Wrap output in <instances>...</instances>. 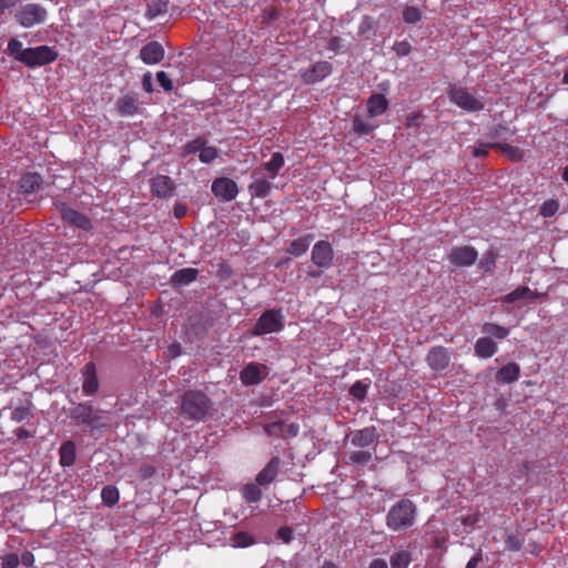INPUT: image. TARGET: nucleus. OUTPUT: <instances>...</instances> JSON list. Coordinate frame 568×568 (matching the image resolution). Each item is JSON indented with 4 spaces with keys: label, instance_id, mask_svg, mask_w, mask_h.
<instances>
[{
    "label": "nucleus",
    "instance_id": "nucleus-11",
    "mask_svg": "<svg viewBox=\"0 0 568 568\" xmlns=\"http://www.w3.org/2000/svg\"><path fill=\"white\" fill-rule=\"evenodd\" d=\"M267 367L260 363H248L240 373V379L245 386L260 384L266 376Z\"/></svg>",
    "mask_w": 568,
    "mask_h": 568
},
{
    "label": "nucleus",
    "instance_id": "nucleus-12",
    "mask_svg": "<svg viewBox=\"0 0 568 568\" xmlns=\"http://www.w3.org/2000/svg\"><path fill=\"white\" fill-rule=\"evenodd\" d=\"M213 194L222 201H232L239 193L237 184L229 178H217L212 183Z\"/></svg>",
    "mask_w": 568,
    "mask_h": 568
},
{
    "label": "nucleus",
    "instance_id": "nucleus-41",
    "mask_svg": "<svg viewBox=\"0 0 568 568\" xmlns=\"http://www.w3.org/2000/svg\"><path fill=\"white\" fill-rule=\"evenodd\" d=\"M525 539L520 534H508L505 538L506 549L510 551H519Z\"/></svg>",
    "mask_w": 568,
    "mask_h": 568
},
{
    "label": "nucleus",
    "instance_id": "nucleus-57",
    "mask_svg": "<svg viewBox=\"0 0 568 568\" xmlns=\"http://www.w3.org/2000/svg\"><path fill=\"white\" fill-rule=\"evenodd\" d=\"M142 88L146 93H152L154 91L151 72H146L143 74Z\"/></svg>",
    "mask_w": 568,
    "mask_h": 568
},
{
    "label": "nucleus",
    "instance_id": "nucleus-36",
    "mask_svg": "<svg viewBox=\"0 0 568 568\" xmlns=\"http://www.w3.org/2000/svg\"><path fill=\"white\" fill-rule=\"evenodd\" d=\"M32 416V403L27 402L24 405H20L12 409L11 420L14 423H21L29 419Z\"/></svg>",
    "mask_w": 568,
    "mask_h": 568
},
{
    "label": "nucleus",
    "instance_id": "nucleus-21",
    "mask_svg": "<svg viewBox=\"0 0 568 568\" xmlns=\"http://www.w3.org/2000/svg\"><path fill=\"white\" fill-rule=\"evenodd\" d=\"M115 110L121 116H131L139 110V100L133 94H124L118 99Z\"/></svg>",
    "mask_w": 568,
    "mask_h": 568
},
{
    "label": "nucleus",
    "instance_id": "nucleus-4",
    "mask_svg": "<svg viewBox=\"0 0 568 568\" xmlns=\"http://www.w3.org/2000/svg\"><path fill=\"white\" fill-rule=\"evenodd\" d=\"M285 326V316L281 308H271L262 313L251 329L252 336L280 333Z\"/></svg>",
    "mask_w": 568,
    "mask_h": 568
},
{
    "label": "nucleus",
    "instance_id": "nucleus-49",
    "mask_svg": "<svg viewBox=\"0 0 568 568\" xmlns=\"http://www.w3.org/2000/svg\"><path fill=\"white\" fill-rule=\"evenodd\" d=\"M353 130L359 135H367L372 132V126L359 116H355L353 120Z\"/></svg>",
    "mask_w": 568,
    "mask_h": 568
},
{
    "label": "nucleus",
    "instance_id": "nucleus-56",
    "mask_svg": "<svg viewBox=\"0 0 568 568\" xmlns=\"http://www.w3.org/2000/svg\"><path fill=\"white\" fill-rule=\"evenodd\" d=\"M277 537L283 540V542L288 544L293 540V529L288 526H283L277 530Z\"/></svg>",
    "mask_w": 568,
    "mask_h": 568
},
{
    "label": "nucleus",
    "instance_id": "nucleus-8",
    "mask_svg": "<svg viewBox=\"0 0 568 568\" xmlns=\"http://www.w3.org/2000/svg\"><path fill=\"white\" fill-rule=\"evenodd\" d=\"M477 258L478 252L469 245L453 247L448 254L449 262L456 267L471 266Z\"/></svg>",
    "mask_w": 568,
    "mask_h": 568
},
{
    "label": "nucleus",
    "instance_id": "nucleus-48",
    "mask_svg": "<svg viewBox=\"0 0 568 568\" xmlns=\"http://www.w3.org/2000/svg\"><path fill=\"white\" fill-rule=\"evenodd\" d=\"M20 557L16 552L6 554L1 557V568H18Z\"/></svg>",
    "mask_w": 568,
    "mask_h": 568
},
{
    "label": "nucleus",
    "instance_id": "nucleus-61",
    "mask_svg": "<svg viewBox=\"0 0 568 568\" xmlns=\"http://www.w3.org/2000/svg\"><path fill=\"white\" fill-rule=\"evenodd\" d=\"M341 39L338 37H332L328 40L327 48L331 51L337 52L341 49Z\"/></svg>",
    "mask_w": 568,
    "mask_h": 568
},
{
    "label": "nucleus",
    "instance_id": "nucleus-43",
    "mask_svg": "<svg viewBox=\"0 0 568 568\" xmlns=\"http://www.w3.org/2000/svg\"><path fill=\"white\" fill-rule=\"evenodd\" d=\"M558 210H559L558 201L550 199V200H546L541 204V206L539 209V214L544 217H551L557 213Z\"/></svg>",
    "mask_w": 568,
    "mask_h": 568
},
{
    "label": "nucleus",
    "instance_id": "nucleus-31",
    "mask_svg": "<svg viewBox=\"0 0 568 568\" xmlns=\"http://www.w3.org/2000/svg\"><path fill=\"white\" fill-rule=\"evenodd\" d=\"M285 160L281 152H274L268 162L264 163L263 168L268 173L270 180H274L280 170L284 166Z\"/></svg>",
    "mask_w": 568,
    "mask_h": 568
},
{
    "label": "nucleus",
    "instance_id": "nucleus-24",
    "mask_svg": "<svg viewBox=\"0 0 568 568\" xmlns=\"http://www.w3.org/2000/svg\"><path fill=\"white\" fill-rule=\"evenodd\" d=\"M199 276V270L192 267L180 268L171 277L174 286H184L194 282Z\"/></svg>",
    "mask_w": 568,
    "mask_h": 568
},
{
    "label": "nucleus",
    "instance_id": "nucleus-33",
    "mask_svg": "<svg viewBox=\"0 0 568 568\" xmlns=\"http://www.w3.org/2000/svg\"><path fill=\"white\" fill-rule=\"evenodd\" d=\"M231 546L235 548H246L255 544L253 535L246 531H236L230 539Z\"/></svg>",
    "mask_w": 568,
    "mask_h": 568
},
{
    "label": "nucleus",
    "instance_id": "nucleus-16",
    "mask_svg": "<svg viewBox=\"0 0 568 568\" xmlns=\"http://www.w3.org/2000/svg\"><path fill=\"white\" fill-rule=\"evenodd\" d=\"M60 213L62 220L70 225H73L83 231H89L92 227L90 219L85 214L74 209L63 205L60 210Z\"/></svg>",
    "mask_w": 568,
    "mask_h": 568
},
{
    "label": "nucleus",
    "instance_id": "nucleus-18",
    "mask_svg": "<svg viewBox=\"0 0 568 568\" xmlns=\"http://www.w3.org/2000/svg\"><path fill=\"white\" fill-rule=\"evenodd\" d=\"M151 192L154 196L165 199L172 195L175 186L173 181L168 175H156L151 180Z\"/></svg>",
    "mask_w": 568,
    "mask_h": 568
},
{
    "label": "nucleus",
    "instance_id": "nucleus-32",
    "mask_svg": "<svg viewBox=\"0 0 568 568\" xmlns=\"http://www.w3.org/2000/svg\"><path fill=\"white\" fill-rule=\"evenodd\" d=\"M490 145H491L493 149L500 150L513 162L520 161L524 158V152L519 148L513 146L510 144L500 143V142H493Z\"/></svg>",
    "mask_w": 568,
    "mask_h": 568
},
{
    "label": "nucleus",
    "instance_id": "nucleus-6",
    "mask_svg": "<svg viewBox=\"0 0 568 568\" xmlns=\"http://www.w3.org/2000/svg\"><path fill=\"white\" fill-rule=\"evenodd\" d=\"M70 418L75 425H85L91 428L102 425L99 412L94 409L90 402L74 404L70 409Z\"/></svg>",
    "mask_w": 568,
    "mask_h": 568
},
{
    "label": "nucleus",
    "instance_id": "nucleus-47",
    "mask_svg": "<svg viewBox=\"0 0 568 568\" xmlns=\"http://www.w3.org/2000/svg\"><path fill=\"white\" fill-rule=\"evenodd\" d=\"M217 158V150L214 146H203L199 159L202 163H212Z\"/></svg>",
    "mask_w": 568,
    "mask_h": 568
},
{
    "label": "nucleus",
    "instance_id": "nucleus-20",
    "mask_svg": "<svg viewBox=\"0 0 568 568\" xmlns=\"http://www.w3.org/2000/svg\"><path fill=\"white\" fill-rule=\"evenodd\" d=\"M377 439V432L374 426L365 427L353 433L352 444L359 448H366L373 445Z\"/></svg>",
    "mask_w": 568,
    "mask_h": 568
},
{
    "label": "nucleus",
    "instance_id": "nucleus-64",
    "mask_svg": "<svg viewBox=\"0 0 568 568\" xmlns=\"http://www.w3.org/2000/svg\"><path fill=\"white\" fill-rule=\"evenodd\" d=\"M14 434H16L17 438L20 440L32 437V433L24 428H17L14 430Z\"/></svg>",
    "mask_w": 568,
    "mask_h": 568
},
{
    "label": "nucleus",
    "instance_id": "nucleus-23",
    "mask_svg": "<svg viewBox=\"0 0 568 568\" xmlns=\"http://www.w3.org/2000/svg\"><path fill=\"white\" fill-rule=\"evenodd\" d=\"M388 100L382 93H373L367 100V111L372 118L382 115L388 108Z\"/></svg>",
    "mask_w": 568,
    "mask_h": 568
},
{
    "label": "nucleus",
    "instance_id": "nucleus-17",
    "mask_svg": "<svg viewBox=\"0 0 568 568\" xmlns=\"http://www.w3.org/2000/svg\"><path fill=\"white\" fill-rule=\"evenodd\" d=\"M281 458L278 456L272 457L268 463L255 476V480L263 487L271 485L280 473Z\"/></svg>",
    "mask_w": 568,
    "mask_h": 568
},
{
    "label": "nucleus",
    "instance_id": "nucleus-46",
    "mask_svg": "<svg viewBox=\"0 0 568 568\" xmlns=\"http://www.w3.org/2000/svg\"><path fill=\"white\" fill-rule=\"evenodd\" d=\"M373 455L367 450L352 452L348 455L349 463L352 464H366L372 459Z\"/></svg>",
    "mask_w": 568,
    "mask_h": 568
},
{
    "label": "nucleus",
    "instance_id": "nucleus-44",
    "mask_svg": "<svg viewBox=\"0 0 568 568\" xmlns=\"http://www.w3.org/2000/svg\"><path fill=\"white\" fill-rule=\"evenodd\" d=\"M376 27V21L374 18L369 16H364L359 22L357 33L359 36L366 37L368 33L373 32Z\"/></svg>",
    "mask_w": 568,
    "mask_h": 568
},
{
    "label": "nucleus",
    "instance_id": "nucleus-34",
    "mask_svg": "<svg viewBox=\"0 0 568 568\" xmlns=\"http://www.w3.org/2000/svg\"><path fill=\"white\" fill-rule=\"evenodd\" d=\"M481 332L498 339H504L509 335V329L507 327L490 322L483 325Z\"/></svg>",
    "mask_w": 568,
    "mask_h": 568
},
{
    "label": "nucleus",
    "instance_id": "nucleus-29",
    "mask_svg": "<svg viewBox=\"0 0 568 568\" xmlns=\"http://www.w3.org/2000/svg\"><path fill=\"white\" fill-rule=\"evenodd\" d=\"M541 293L531 291L528 286H519L504 296L505 303H515L521 298L536 300Z\"/></svg>",
    "mask_w": 568,
    "mask_h": 568
},
{
    "label": "nucleus",
    "instance_id": "nucleus-3",
    "mask_svg": "<svg viewBox=\"0 0 568 568\" xmlns=\"http://www.w3.org/2000/svg\"><path fill=\"white\" fill-rule=\"evenodd\" d=\"M209 396L199 389H189L181 397V414L190 420H203L211 408Z\"/></svg>",
    "mask_w": 568,
    "mask_h": 568
},
{
    "label": "nucleus",
    "instance_id": "nucleus-22",
    "mask_svg": "<svg viewBox=\"0 0 568 568\" xmlns=\"http://www.w3.org/2000/svg\"><path fill=\"white\" fill-rule=\"evenodd\" d=\"M520 376V366L517 363H508L496 373V381L503 384H511Z\"/></svg>",
    "mask_w": 568,
    "mask_h": 568
},
{
    "label": "nucleus",
    "instance_id": "nucleus-37",
    "mask_svg": "<svg viewBox=\"0 0 568 568\" xmlns=\"http://www.w3.org/2000/svg\"><path fill=\"white\" fill-rule=\"evenodd\" d=\"M410 561L412 556L406 550L394 552L389 559L390 568H407Z\"/></svg>",
    "mask_w": 568,
    "mask_h": 568
},
{
    "label": "nucleus",
    "instance_id": "nucleus-1",
    "mask_svg": "<svg viewBox=\"0 0 568 568\" xmlns=\"http://www.w3.org/2000/svg\"><path fill=\"white\" fill-rule=\"evenodd\" d=\"M7 51L16 61L28 68L43 67L54 62L58 58V52L49 45L23 49L22 42L16 38L8 42Z\"/></svg>",
    "mask_w": 568,
    "mask_h": 568
},
{
    "label": "nucleus",
    "instance_id": "nucleus-45",
    "mask_svg": "<svg viewBox=\"0 0 568 568\" xmlns=\"http://www.w3.org/2000/svg\"><path fill=\"white\" fill-rule=\"evenodd\" d=\"M496 260H497V255L495 254V252L493 250H489L488 252H486L483 255V257L479 262V266L485 272H490L495 267Z\"/></svg>",
    "mask_w": 568,
    "mask_h": 568
},
{
    "label": "nucleus",
    "instance_id": "nucleus-27",
    "mask_svg": "<svg viewBox=\"0 0 568 568\" xmlns=\"http://www.w3.org/2000/svg\"><path fill=\"white\" fill-rule=\"evenodd\" d=\"M60 455V465L62 467H71L75 463L77 458V448L75 444L72 440H67L62 443L59 449Z\"/></svg>",
    "mask_w": 568,
    "mask_h": 568
},
{
    "label": "nucleus",
    "instance_id": "nucleus-30",
    "mask_svg": "<svg viewBox=\"0 0 568 568\" xmlns=\"http://www.w3.org/2000/svg\"><path fill=\"white\" fill-rule=\"evenodd\" d=\"M42 184V176L39 173H27L20 180V187L24 194L36 192Z\"/></svg>",
    "mask_w": 568,
    "mask_h": 568
},
{
    "label": "nucleus",
    "instance_id": "nucleus-28",
    "mask_svg": "<svg viewBox=\"0 0 568 568\" xmlns=\"http://www.w3.org/2000/svg\"><path fill=\"white\" fill-rule=\"evenodd\" d=\"M261 485L255 480L254 483H247L241 488V496L247 504L258 503L262 499L263 493Z\"/></svg>",
    "mask_w": 568,
    "mask_h": 568
},
{
    "label": "nucleus",
    "instance_id": "nucleus-51",
    "mask_svg": "<svg viewBox=\"0 0 568 568\" xmlns=\"http://www.w3.org/2000/svg\"><path fill=\"white\" fill-rule=\"evenodd\" d=\"M493 142H477V145H475L471 150V155L474 158H486L488 155V150L493 149L491 144Z\"/></svg>",
    "mask_w": 568,
    "mask_h": 568
},
{
    "label": "nucleus",
    "instance_id": "nucleus-53",
    "mask_svg": "<svg viewBox=\"0 0 568 568\" xmlns=\"http://www.w3.org/2000/svg\"><path fill=\"white\" fill-rule=\"evenodd\" d=\"M393 50L395 51V53L398 55V57H406L412 51V45L408 41L404 40V41H397L395 42L394 47H393Z\"/></svg>",
    "mask_w": 568,
    "mask_h": 568
},
{
    "label": "nucleus",
    "instance_id": "nucleus-39",
    "mask_svg": "<svg viewBox=\"0 0 568 568\" xmlns=\"http://www.w3.org/2000/svg\"><path fill=\"white\" fill-rule=\"evenodd\" d=\"M168 11V2L162 0L152 1L148 4L146 17L154 19Z\"/></svg>",
    "mask_w": 568,
    "mask_h": 568
},
{
    "label": "nucleus",
    "instance_id": "nucleus-62",
    "mask_svg": "<svg viewBox=\"0 0 568 568\" xmlns=\"http://www.w3.org/2000/svg\"><path fill=\"white\" fill-rule=\"evenodd\" d=\"M483 556L481 552H477L474 555L470 560L467 562L466 568H477V566L481 562Z\"/></svg>",
    "mask_w": 568,
    "mask_h": 568
},
{
    "label": "nucleus",
    "instance_id": "nucleus-15",
    "mask_svg": "<svg viewBox=\"0 0 568 568\" xmlns=\"http://www.w3.org/2000/svg\"><path fill=\"white\" fill-rule=\"evenodd\" d=\"M165 50L159 41H150L140 50V59L143 63L152 65L164 59Z\"/></svg>",
    "mask_w": 568,
    "mask_h": 568
},
{
    "label": "nucleus",
    "instance_id": "nucleus-55",
    "mask_svg": "<svg viewBox=\"0 0 568 568\" xmlns=\"http://www.w3.org/2000/svg\"><path fill=\"white\" fill-rule=\"evenodd\" d=\"M154 474H155V467L150 464L142 465L138 470V475H139L140 479H142V480L152 478L154 476Z\"/></svg>",
    "mask_w": 568,
    "mask_h": 568
},
{
    "label": "nucleus",
    "instance_id": "nucleus-54",
    "mask_svg": "<svg viewBox=\"0 0 568 568\" xmlns=\"http://www.w3.org/2000/svg\"><path fill=\"white\" fill-rule=\"evenodd\" d=\"M206 141L204 139H194L185 145V151L187 154H195L197 152L200 153Z\"/></svg>",
    "mask_w": 568,
    "mask_h": 568
},
{
    "label": "nucleus",
    "instance_id": "nucleus-50",
    "mask_svg": "<svg viewBox=\"0 0 568 568\" xmlns=\"http://www.w3.org/2000/svg\"><path fill=\"white\" fill-rule=\"evenodd\" d=\"M349 394L359 399L363 400L366 397L367 394V385L363 384L362 382H356L352 385L349 389Z\"/></svg>",
    "mask_w": 568,
    "mask_h": 568
},
{
    "label": "nucleus",
    "instance_id": "nucleus-26",
    "mask_svg": "<svg viewBox=\"0 0 568 568\" xmlns=\"http://www.w3.org/2000/svg\"><path fill=\"white\" fill-rule=\"evenodd\" d=\"M475 354L481 358H490L497 352L496 343L489 337H480L476 341L475 345Z\"/></svg>",
    "mask_w": 568,
    "mask_h": 568
},
{
    "label": "nucleus",
    "instance_id": "nucleus-9",
    "mask_svg": "<svg viewBox=\"0 0 568 568\" xmlns=\"http://www.w3.org/2000/svg\"><path fill=\"white\" fill-rule=\"evenodd\" d=\"M333 71V65L328 61H318L310 69L301 73V80L304 84H314L327 78Z\"/></svg>",
    "mask_w": 568,
    "mask_h": 568
},
{
    "label": "nucleus",
    "instance_id": "nucleus-59",
    "mask_svg": "<svg viewBox=\"0 0 568 568\" xmlns=\"http://www.w3.org/2000/svg\"><path fill=\"white\" fill-rule=\"evenodd\" d=\"M20 564L26 567H31L34 564V556L31 551H23L20 556Z\"/></svg>",
    "mask_w": 568,
    "mask_h": 568
},
{
    "label": "nucleus",
    "instance_id": "nucleus-2",
    "mask_svg": "<svg viewBox=\"0 0 568 568\" xmlns=\"http://www.w3.org/2000/svg\"><path fill=\"white\" fill-rule=\"evenodd\" d=\"M416 505L403 498L394 504L386 515V526L393 531L407 530L414 526L416 519Z\"/></svg>",
    "mask_w": 568,
    "mask_h": 568
},
{
    "label": "nucleus",
    "instance_id": "nucleus-52",
    "mask_svg": "<svg viewBox=\"0 0 568 568\" xmlns=\"http://www.w3.org/2000/svg\"><path fill=\"white\" fill-rule=\"evenodd\" d=\"M156 80L164 91L170 92L173 90V81L166 72L159 71L156 73Z\"/></svg>",
    "mask_w": 568,
    "mask_h": 568
},
{
    "label": "nucleus",
    "instance_id": "nucleus-25",
    "mask_svg": "<svg viewBox=\"0 0 568 568\" xmlns=\"http://www.w3.org/2000/svg\"><path fill=\"white\" fill-rule=\"evenodd\" d=\"M314 240L313 234H306L293 240L286 248V252L295 257L304 255Z\"/></svg>",
    "mask_w": 568,
    "mask_h": 568
},
{
    "label": "nucleus",
    "instance_id": "nucleus-7",
    "mask_svg": "<svg viewBox=\"0 0 568 568\" xmlns=\"http://www.w3.org/2000/svg\"><path fill=\"white\" fill-rule=\"evenodd\" d=\"M14 18L23 28H31L45 21L47 10L41 4L27 3L20 8Z\"/></svg>",
    "mask_w": 568,
    "mask_h": 568
},
{
    "label": "nucleus",
    "instance_id": "nucleus-58",
    "mask_svg": "<svg viewBox=\"0 0 568 568\" xmlns=\"http://www.w3.org/2000/svg\"><path fill=\"white\" fill-rule=\"evenodd\" d=\"M285 438H293L296 437L300 433V425L297 423H291L288 425H285Z\"/></svg>",
    "mask_w": 568,
    "mask_h": 568
},
{
    "label": "nucleus",
    "instance_id": "nucleus-10",
    "mask_svg": "<svg viewBox=\"0 0 568 568\" xmlns=\"http://www.w3.org/2000/svg\"><path fill=\"white\" fill-rule=\"evenodd\" d=\"M334 251L332 244L327 241H318L312 250V262L318 266L327 268L332 265Z\"/></svg>",
    "mask_w": 568,
    "mask_h": 568
},
{
    "label": "nucleus",
    "instance_id": "nucleus-13",
    "mask_svg": "<svg viewBox=\"0 0 568 568\" xmlns=\"http://www.w3.org/2000/svg\"><path fill=\"white\" fill-rule=\"evenodd\" d=\"M426 362L430 369L442 372L449 366L450 352L444 346H434L429 349Z\"/></svg>",
    "mask_w": 568,
    "mask_h": 568
},
{
    "label": "nucleus",
    "instance_id": "nucleus-42",
    "mask_svg": "<svg viewBox=\"0 0 568 568\" xmlns=\"http://www.w3.org/2000/svg\"><path fill=\"white\" fill-rule=\"evenodd\" d=\"M403 19L408 24H415L422 20V12L417 7L407 6L403 10Z\"/></svg>",
    "mask_w": 568,
    "mask_h": 568
},
{
    "label": "nucleus",
    "instance_id": "nucleus-14",
    "mask_svg": "<svg viewBox=\"0 0 568 568\" xmlns=\"http://www.w3.org/2000/svg\"><path fill=\"white\" fill-rule=\"evenodd\" d=\"M251 180L252 182L248 185L251 195L261 199L266 197L272 189L270 178L267 179L260 169H256L251 173Z\"/></svg>",
    "mask_w": 568,
    "mask_h": 568
},
{
    "label": "nucleus",
    "instance_id": "nucleus-35",
    "mask_svg": "<svg viewBox=\"0 0 568 568\" xmlns=\"http://www.w3.org/2000/svg\"><path fill=\"white\" fill-rule=\"evenodd\" d=\"M101 499L108 507L116 505L120 500L119 489L112 485L104 486L101 490Z\"/></svg>",
    "mask_w": 568,
    "mask_h": 568
},
{
    "label": "nucleus",
    "instance_id": "nucleus-5",
    "mask_svg": "<svg viewBox=\"0 0 568 568\" xmlns=\"http://www.w3.org/2000/svg\"><path fill=\"white\" fill-rule=\"evenodd\" d=\"M448 98L452 103L466 112H479L485 108V102L476 98L467 89L452 85L448 90Z\"/></svg>",
    "mask_w": 568,
    "mask_h": 568
},
{
    "label": "nucleus",
    "instance_id": "nucleus-60",
    "mask_svg": "<svg viewBox=\"0 0 568 568\" xmlns=\"http://www.w3.org/2000/svg\"><path fill=\"white\" fill-rule=\"evenodd\" d=\"M480 519V514L475 513L463 518V524L467 527H475Z\"/></svg>",
    "mask_w": 568,
    "mask_h": 568
},
{
    "label": "nucleus",
    "instance_id": "nucleus-38",
    "mask_svg": "<svg viewBox=\"0 0 568 568\" xmlns=\"http://www.w3.org/2000/svg\"><path fill=\"white\" fill-rule=\"evenodd\" d=\"M511 135L513 132L510 131L509 126L506 123H498L496 126L491 128L487 133V136L490 140H507Z\"/></svg>",
    "mask_w": 568,
    "mask_h": 568
},
{
    "label": "nucleus",
    "instance_id": "nucleus-19",
    "mask_svg": "<svg viewBox=\"0 0 568 568\" xmlns=\"http://www.w3.org/2000/svg\"><path fill=\"white\" fill-rule=\"evenodd\" d=\"M83 383L82 389L85 395H93L99 389V379L97 376V366L93 362L85 364L82 371Z\"/></svg>",
    "mask_w": 568,
    "mask_h": 568
},
{
    "label": "nucleus",
    "instance_id": "nucleus-63",
    "mask_svg": "<svg viewBox=\"0 0 568 568\" xmlns=\"http://www.w3.org/2000/svg\"><path fill=\"white\" fill-rule=\"evenodd\" d=\"M368 568H388L387 561L383 558L373 559Z\"/></svg>",
    "mask_w": 568,
    "mask_h": 568
},
{
    "label": "nucleus",
    "instance_id": "nucleus-40",
    "mask_svg": "<svg viewBox=\"0 0 568 568\" xmlns=\"http://www.w3.org/2000/svg\"><path fill=\"white\" fill-rule=\"evenodd\" d=\"M285 424L282 420L273 422L264 426V432L271 437L285 438Z\"/></svg>",
    "mask_w": 568,
    "mask_h": 568
}]
</instances>
